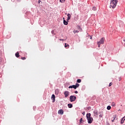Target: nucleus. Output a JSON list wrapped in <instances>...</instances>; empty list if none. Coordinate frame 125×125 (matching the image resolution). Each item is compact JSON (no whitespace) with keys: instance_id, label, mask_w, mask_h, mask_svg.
Masks as SVG:
<instances>
[{"instance_id":"obj_14","label":"nucleus","mask_w":125,"mask_h":125,"mask_svg":"<svg viewBox=\"0 0 125 125\" xmlns=\"http://www.w3.org/2000/svg\"><path fill=\"white\" fill-rule=\"evenodd\" d=\"M64 47H65V48H69V47H70V45H69V44H67L65 43L64 45Z\"/></svg>"},{"instance_id":"obj_29","label":"nucleus","mask_w":125,"mask_h":125,"mask_svg":"<svg viewBox=\"0 0 125 125\" xmlns=\"http://www.w3.org/2000/svg\"><path fill=\"white\" fill-rule=\"evenodd\" d=\"M112 85V83H109L108 86H111Z\"/></svg>"},{"instance_id":"obj_38","label":"nucleus","mask_w":125,"mask_h":125,"mask_svg":"<svg viewBox=\"0 0 125 125\" xmlns=\"http://www.w3.org/2000/svg\"><path fill=\"white\" fill-rule=\"evenodd\" d=\"M51 32H53V30H52Z\"/></svg>"},{"instance_id":"obj_19","label":"nucleus","mask_w":125,"mask_h":125,"mask_svg":"<svg viewBox=\"0 0 125 125\" xmlns=\"http://www.w3.org/2000/svg\"><path fill=\"white\" fill-rule=\"evenodd\" d=\"M55 93L56 94H58L59 93V90H58V89L55 90Z\"/></svg>"},{"instance_id":"obj_36","label":"nucleus","mask_w":125,"mask_h":125,"mask_svg":"<svg viewBox=\"0 0 125 125\" xmlns=\"http://www.w3.org/2000/svg\"><path fill=\"white\" fill-rule=\"evenodd\" d=\"M90 40H92V37H90Z\"/></svg>"},{"instance_id":"obj_13","label":"nucleus","mask_w":125,"mask_h":125,"mask_svg":"<svg viewBox=\"0 0 125 125\" xmlns=\"http://www.w3.org/2000/svg\"><path fill=\"white\" fill-rule=\"evenodd\" d=\"M91 114H90V113H87L86 114L87 119H89L90 118H91Z\"/></svg>"},{"instance_id":"obj_37","label":"nucleus","mask_w":125,"mask_h":125,"mask_svg":"<svg viewBox=\"0 0 125 125\" xmlns=\"http://www.w3.org/2000/svg\"><path fill=\"white\" fill-rule=\"evenodd\" d=\"M76 32H79V31H77V30H76Z\"/></svg>"},{"instance_id":"obj_28","label":"nucleus","mask_w":125,"mask_h":125,"mask_svg":"<svg viewBox=\"0 0 125 125\" xmlns=\"http://www.w3.org/2000/svg\"><path fill=\"white\" fill-rule=\"evenodd\" d=\"M22 60H26V57H21Z\"/></svg>"},{"instance_id":"obj_34","label":"nucleus","mask_w":125,"mask_h":125,"mask_svg":"<svg viewBox=\"0 0 125 125\" xmlns=\"http://www.w3.org/2000/svg\"><path fill=\"white\" fill-rule=\"evenodd\" d=\"M60 41H64L63 39H60Z\"/></svg>"},{"instance_id":"obj_24","label":"nucleus","mask_w":125,"mask_h":125,"mask_svg":"<svg viewBox=\"0 0 125 125\" xmlns=\"http://www.w3.org/2000/svg\"><path fill=\"white\" fill-rule=\"evenodd\" d=\"M115 120H116V116L113 117V120H112V123H114Z\"/></svg>"},{"instance_id":"obj_8","label":"nucleus","mask_w":125,"mask_h":125,"mask_svg":"<svg viewBox=\"0 0 125 125\" xmlns=\"http://www.w3.org/2000/svg\"><path fill=\"white\" fill-rule=\"evenodd\" d=\"M94 114V116L95 117H97V116H98V111L97 110H95L93 112Z\"/></svg>"},{"instance_id":"obj_33","label":"nucleus","mask_w":125,"mask_h":125,"mask_svg":"<svg viewBox=\"0 0 125 125\" xmlns=\"http://www.w3.org/2000/svg\"><path fill=\"white\" fill-rule=\"evenodd\" d=\"M84 114H85V112H83V115H84Z\"/></svg>"},{"instance_id":"obj_7","label":"nucleus","mask_w":125,"mask_h":125,"mask_svg":"<svg viewBox=\"0 0 125 125\" xmlns=\"http://www.w3.org/2000/svg\"><path fill=\"white\" fill-rule=\"evenodd\" d=\"M68 88H74V89H77L76 85H70L68 87Z\"/></svg>"},{"instance_id":"obj_10","label":"nucleus","mask_w":125,"mask_h":125,"mask_svg":"<svg viewBox=\"0 0 125 125\" xmlns=\"http://www.w3.org/2000/svg\"><path fill=\"white\" fill-rule=\"evenodd\" d=\"M59 114H61V115H63V114H64V111H63L62 109H60L59 110Z\"/></svg>"},{"instance_id":"obj_25","label":"nucleus","mask_w":125,"mask_h":125,"mask_svg":"<svg viewBox=\"0 0 125 125\" xmlns=\"http://www.w3.org/2000/svg\"><path fill=\"white\" fill-rule=\"evenodd\" d=\"M92 10L95 11V10H96V7H94V6L93 7Z\"/></svg>"},{"instance_id":"obj_1","label":"nucleus","mask_w":125,"mask_h":125,"mask_svg":"<svg viewBox=\"0 0 125 125\" xmlns=\"http://www.w3.org/2000/svg\"><path fill=\"white\" fill-rule=\"evenodd\" d=\"M117 4H118V0H111V1L110 2V6L112 7V8H115V7L117 6Z\"/></svg>"},{"instance_id":"obj_21","label":"nucleus","mask_w":125,"mask_h":125,"mask_svg":"<svg viewBox=\"0 0 125 125\" xmlns=\"http://www.w3.org/2000/svg\"><path fill=\"white\" fill-rule=\"evenodd\" d=\"M75 86H76V89H77V87H79V86H80V84H79L78 83H76V85H75Z\"/></svg>"},{"instance_id":"obj_9","label":"nucleus","mask_w":125,"mask_h":125,"mask_svg":"<svg viewBox=\"0 0 125 125\" xmlns=\"http://www.w3.org/2000/svg\"><path fill=\"white\" fill-rule=\"evenodd\" d=\"M125 116L122 119V120H121V125H123V124H124V123H125Z\"/></svg>"},{"instance_id":"obj_32","label":"nucleus","mask_w":125,"mask_h":125,"mask_svg":"<svg viewBox=\"0 0 125 125\" xmlns=\"http://www.w3.org/2000/svg\"><path fill=\"white\" fill-rule=\"evenodd\" d=\"M75 93H76L77 94V93H78V91H75Z\"/></svg>"},{"instance_id":"obj_30","label":"nucleus","mask_w":125,"mask_h":125,"mask_svg":"<svg viewBox=\"0 0 125 125\" xmlns=\"http://www.w3.org/2000/svg\"><path fill=\"white\" fill-rule=\"evenodd\" d=\"M41 1H41V0H38V3H40L41 2Z\"/></svg>"},{"instance_id":"obj_31","label":"nucleus","mask_w":125,"mask_h":125,"mask_svg":"<svg viewBox=\"0 0 125 125\" xmlns=\"http://www.w3.org/2000/svg\"><path fill=\"white\" fill-rule=\"evenodd\" d=\"M1 62V57L0 56V62Z\"/></svg>"},{"instance_id":"obj_39","label":"nucleus","mask_w":125,"mask_h":125,"mask_svg":"<svg viewBox=\"0 0 125 125\" xmlns=\"http://www.w3.org/2000/svg\"><path fill=\"white\" fill-rule=\"evenodd\" d=\"M124 42H125V39L124 40Z\"/></svg>"},{"instance_id":"obj_4","label":"nucleus","mask_w":125,"mask_h":125,"mask_svg":"<svg viewBox=\"0 0 125 125\" xmlns=\"http://www.w3.org/2000/svg\"><path fill=\"white\" fill-rule=\"evenodd\" d=\"M69 95H70V92H69V91H64V97H65V98H67V97L69 96Z\"/></svg>"},{"instance_id":"obj_20","label":"nucleus","mask_w":125,"mask_h":125,"mask_svg":"<svg viewBox=\"0 0 125 125\" xmlns=\"http://www.w3.org/2000/svg\"><path fill=\"white\" fill-rule=\"evenodd\" d=\"M77 82L78 83H82V80H81V79H78V80H77Z\"/></svg>"},{"instance_id":"obj_6","label":"nucleus","mask_w":125,"mask_h":125,"mask_svg":"<svg viewBox=\"0 0 125 125\" xmlns=\"http://www.w3.org/2000/svg\"><path fill=\"white\" fill-rule=\"evenodd\" d=\"M51 99L53 100L52 102H55V95L54 94L52 95Z\"/></svg>"},{"instance_id":"obj_18","label":"nucleus","mask_w":125,"mask_h":125,"mask_svg":"<svg viewBox=\"0 0 125 125\" xmlns=\"http://www.w3.org/2000/svg\"><path fill=\"white\" fill-rule=\"evenodd\" d=\"M77 28L79 31H82V27H81V26H78Z\"/></svg>"},{"instance_id":"obj_26","label":"nucleus","mask_w":125,"mask_h":125,"mask_svg":"<svg viewBox=\"0 0 125 125\" xmlns=\"http://www.w3.org/2000/svg\"><path fill=\"white\" fill-rule=\"evenodd\" d=\"M60 2H62V3H63L65 1V0H60Z\"/></svg>"},{"instance_id":"obj_17","label":"nucleus","mask_w":125,"mask_h":125,"mask_svg":"<svg viewBox=\"0 0 125 125\" xmlns=\"http://www.w3.org/2000/svg\"><path fill=\"white\" fill-rule=\"evenodd\" d=\"M68 108H72L73 107V105L72 104H68L67 105Z\"/></svg>"},{"instance_id":"obj_12","label":"nucleus","mask_w":125,"mask_h":125,"mask_svg":"<svg viewBox=\"0 0 125 125\" xmlns=\"http://www.w3.org/2000/svg\"><path fill=\"white\" fill-rule=\"evenodd\" d=\"M70 19H71V14H67V21H69V20H70Z\"/></svg>"},{"instance_id":"obj_15","label":"nucleus","mask_w":125,"mask_h":125,"mask_svg":"<svg viewBox=\"0 0 125 125\" xmlns=\"http://www.w3.org/2000/svg\"><path fill=\"white\" fill-rule=\"evenodd\" d=\"M99 114H100V115H99L100 118H102V117H103V111L100 112H99Z\"/></svg>"},{"instance_id":"obj_2","label":"nucleus","mask_w":125,"mask_h":125,"mask_svg":"<svg viewBox=\"0 0 125 125\" xmlns=\"http://www.w3.org/2000/svg\"><path fill=\"white\" fill-rule=\"evenodd\" d=\"M105 42V38L103 37L100 41V42H97V44L98 45V47H100V45L101 44H104V42Z\"/></svg>"},{"instance_id":"obj_5","label":"nucleus","mask_w":125,"mask_h":125,"mask_svg":"<svg viewBox=\"0 0 125 125\" xmlns=\"http://www.w3.org/2000/svg\"><path fill=\"white\" fill-rule=\"evenodd\" d=\"M88 122V124H91L92 122H93V118L92 117H90V118H88L87 119Z\"/></svg>"},{"instance_id":"obj_16","label":"nucleus","mask_w":125,"mask_h":125,"mask_svg":"<svg viewBox=\"0 0 125 125\" xmlns=\"http://www.w3.org/2000/svg\"><path fill=\"white\" fill-rule=\"evenodd\" d=\"M63 24L64 25H68V21H66L65 20H63Z\"/></svg>"},{"instance_id":"obj_11","label":"nucleus","mask_w":125,"mask_h":125,"mask_svg":"<svg viewBox=\"0 0 125 125\" xmlns=\"http://www.w3.org/2000/svg\"><path fill=\"white\" fill-rule=\"evenodd\" d=\"M15 56L16 57H17V58L20 57V55H19V52H17L15 54Z\"/></svg>"},{"instance_id":"obj_22","label":"nucleus","mask_w":125,"mask_h":125,"mask_svg":"<svg viewBox=\"0 0 125 125\" xmlns=\"http://www.w3.org/2000/svg\"><path fill=\"white\" fill-rule=\"evenodd\" d=\"M83 118H81L80 120V124H83Z\"/></svg>"},{"instance_id":"obj_23","label":"nucleus","mask_w":125,"mask_h":125,"mask_svg":"<svg viewBox=\"0 0 125 125\" xmlns=\"http://www.w3.org/2000/svg\"><path fill=\"white\" fill-rule=\"evenodd\" d=\"M107 110H111V106H109V105L107 106Z\"/></svg>"},{"instance_id":"obj_35","label":"nucleus","mask_w":125,"mask_h":125,"mask_svg":"<svg viewBox=\"0 0 125 125\" xmlns=\"http://www.w3.org/2000/svg\"><path fill=\"white\" fill-rule=\"evenodd\" d=\"M63 20H65V18H62Z\"/></svg>"},{"instance_id":"obj_3","label":"nucleus","mask_w":125,"mask_h":125,"mask_svg":"<svg viewBox=\"0 0 125 125\" xmlns=\"http://www.w3.org/2000/svg\"><path fill=\"white\" fill-rule=\"evenodd\" d=\"M70 102H74V101H76V99H77V97L75 96H70Z\"/></svg>"},{"instance_id":"obj_27","label":"nucleus","mask_w":125,"mask_h":125,"mask_svg":"<svg viewBox=\"0 0 125 125\" xmlns=\"http://www.w3.org/2000/svg\"><path fill=\"white\" fill-rule=\"evenodd\" d=\"M112 106H116V104H115V103H112Z\"/></svg>"}]
</instances>
